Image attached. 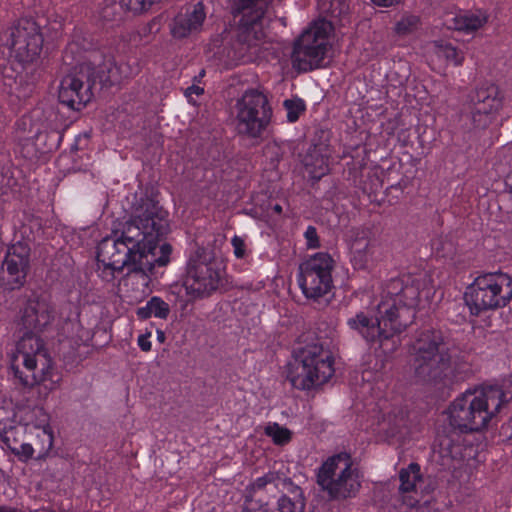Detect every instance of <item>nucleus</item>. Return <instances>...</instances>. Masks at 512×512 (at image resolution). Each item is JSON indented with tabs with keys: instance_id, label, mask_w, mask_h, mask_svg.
Listing matches in <instances>:
<instances>
[{
	"instance_id": "8fccbe9b",
	"label": "nucleus",
	"mask_w": 512,
	"mask_h": 512,
	"mask_svg": "<svg viewBox=\"0 0 512 512\" xmlns=\"http://www.w3.org/2000/svg\"><path fill=\"white\" fill-rule=\"evenodd\" d=\"M205 75V70H201V72L199 73V78L203 77Z\"/></svg>"
},
{
	"instance_id": "dca6fc26",
	"label": "nucleus",
	"mask_w": 512,
	"mask_h": 512,
	"mask_svg": "<svg viewBox=\"0 0 512 512\" xmlns=\"http://www.w3.org/2000/svg\"><path fill=\"white\" fill-rule=\"evenodd\" d=\"M466 106L473 128L485 130L502 109L503 96L497 85L486 83L469 93Z\"/></svg>"
},
{
	"instance_id": "79ce46f5",
	"label": "nucleus",
	"mask_w": 512,
	"mask_h": 512,
	"mask_svg": "<svg viewBox=\"0 0 512 512\" xmlns=\"http://www.w3.org/2000/svg\"><path fill=\"white\" fill-rule=\"evenodd\" d=\"M204 93V89L198 85H191L186 88L185 90V96L189 99V101L192 100V95H202Z\"/></svg>"
},
{
	"instance_id": "ddd939ff",
	"label": "nucleus",
	"mask_w": 512,
	"mask_h": 512,
	"mask_svg": "<svg viewBox=\"0 0 512 512\" xmlns=\"http://www.w3.org/2000/svg\"><path fill=\"white\" fill-rule=\"evenodd\" d=\"M334 260L328 253L319 252L300 264L297 281L307 299L317 301L333 287Z\"/></svg>"
},
{
	"instance_id": "1a4fd4ad",
	"label": "nucleus",
	"mask_w": 512,
	"mask_h": 512,
	"mask_svg": "<svg viewBox=\"0 0 512 512\" xmlns=\"http://www.w3.org/2000/svg\"><path fill=\"white\" fill-rule=\"evenodd\" d=\"M225 269L212 249L197 247L186 263L183 287L192 299L210 297L223 285Z\"/></svg>"
},
{
	"instance_id": "0eeeda50",
	"label": "nucleus",
	"mask_w": 512,
	"mask_h": 512,
	"mask_svg": "<svg viewBox=\"0 0 512 512\" xmlns=\"http://www.w3.org/2000/svg\"><path fill=\"white\" fill-rule=\"evenodd\" d=\"M232 12L239 19L236 39L232 43L233 58L254 62L262 58L265 38V5L263 0H233Z\"/></svg>"
},
{
	"instance_id": "aec40b11",
	"label": "nucleus",
	"mask_w": 512,
	"mask_h": 512,
	"mask_svg": "<svg viewBox=\"0 0 512 512\" xmlns=\"http://www.w3.org/2000/svg\"><path fill=\"white\" fill-rule=\"evenodd\" d=\"M207 11L203 2L182 8L170 23V33L175 39H184L202 32Z\"/></svg>"
},
{
	"instance_id": "9b49d317",
	"label": "nucleus",
	"mask_w": 512,
	"mask_h": 512,
	"mask_svg": "<svg viewBox=\"0 0 512 512\" xmlns=\"http://www.w3.org/2000/svg\"><path fill=\"white\" fill-rule=\"evenodd\" d=\"M332 25L325 20L315 21L294 41L292 67L300 73L320 68L329 49Z\"/></svg>"
},
{
	"instance_id": "bb28decb",
	"label": "nucleus",
	"mask_w": 512,
	"mask_h": 512,
	"mask_svg": "<svg viewBox=\"0 0 512 512\" xmlns=\"http://www.w3.org/2000/svg\"><path fill=\"white\" fill-rule=\"evenodd\" d=\"M399 480L400 492L408 493L414 491L416 483L421 480L420 466L417 463H410L407 468L401 469Z\"/></svg>"
},
{
	"instance_id": "2eb2a0df",
	"label": "nucleus",
	"mask_w": 512,
	"mask_h": 512,
	"mask_svg": "<svg viewBox=\"0 0 512 512\" xmlns=\"http://www.w3.org/2000/svg\"><path fill=\"white\" fill-rule=\"evenodd\" d=\"M92 67L83 63L75 66L61 80L58 89L59 102L68 108L80 111L93 97Z\"/></svg>"
},
{
	"instance_id": "a19ab883",
	"label": "nucleus",
	"mask_w": 512,
	"mask_h": 512,
	"mask_svg": "<svg viewBox=\"0 0 512 512\" xmlns=\"http://www.w3.org/2000/svg\"><path fill=\"white\" fill-rule=\"evenodd\" d=\"M151 333L142 334L138 337V346L144 352H148L151 350V341H150Z\"/></svg>"
},
{
	"instance_id": "6e6552de",
	"label": "nucleus",
	"mask_w": 512,
	"mask_h": 512,
	"mask_svg": "<svg viewBox=\"0 0 512 512\" xmlns=\"http://www.w3.org/2000/svg\"><path fill=\"white\" fill-rule=\"evenodd\" d=\"M316 482L331 501L355 498L362 487V475L350 454L342 452L329 457L317 469Z\"/></svg>"
},
{
	"instance_id": "ea45409f",
	"label": "nucleus",
	"mask_w": 512,
	"mask_h": 512,
	"mask_svg": "<svg viewBox=\"0 0 512 512\" xmlns=\"http://www.w3.org/2000/svg\"><path fill=\"white\" fill-rule=\"evenodd\" d=\"M305 239L307 241L308 248H318L320 246L319 237L317 234V230L314 226H308L305 233H304Z\"/></svg>"
},
{
	"instance_id": "9d476101",
	"label": "nucleus",
	"mask_w": 512,
	"mask_h": 512,
	"mask_svg": "<svg viewBox=\"0 0 512 512\" xmlns=\"http://www.w3.org/2000/svg\"><path fill=\"white\" fill-rule=\"evenodd\" d=\"M472 315L505 307L512 299V277L506 273H485L475 278L464 295Z\"/></svg>"
},
{
	"instance_id": "49530a36",
	"label": "nucleus",
	"mask_w": 512,
	"mask_h": 512,
	"mask_svg": "<svg viewBox=\"0 0 512 512\" xmlns=\"http://www.w3.org/2000/svg\"><path fill=\"white\" fill-rule=\"evenodd\" d=\"M273 211L277 214H281L282 213V206L280 204H275L273 207H272Z\"/></svg>"
},
{
	"instance_id": "c03bdc74",
	"label": "nucleus",
	"mask_w": 512,
	"mask_h": 512,
	"mask_svg": "<svg viewBox=\"0 0 512 512\" xmlns=\"http://www.w3.org/2000/svg\"><path fill=\"white\" fill-rule=\"evenodd\" d=\"M321 162H322V165L320 166V172L318 174H315L314 177L320 178L327 171V165L324 163V160L322 159Z\"/></svg>"
},
{
	"instance_id": "09e8293b",
	"label": "nucleus",
	"mask_w": 512,
	"mask_h": 512,
	"mask_svg": "<svg viewBox=\"0 0 512 512\" xmlns=\"http://www.w3.org/2000/svg\"><path fill=\"white\" fill-rule=\"evenodd\" d=\"M157 336H158L159 341H161V342H162V341H164V339H165V334H164V332H163V331L158 330V331H157Z\"/></svg>"
},
{
	"instance_id": "de8ad7c7",
	"label": "nucleus",
	"mask_w": 512,
	"mask_h": 512,
	"mask_svg": "<svg viewBox=\"0 0 512 512\" xmlns=\"http://www.w3.org/2000/svg\"><path fill=\"white\" fill-rule=\"evenodd\" d=\"M399 427L400 425H396L395 427H392L390 430H389V434L394 436L395 434H397L399 432Z\"/></svg>"
},
{
	"instance_id": "f8f14e48",
	"label": "nucleus",
	"mask_w": 512,
	"mask_h": 512,
	"mask_svg": "<svg viewBox=\"0 0 512 512\" xmlns=\"http://www.w3.org/2000/svg\"><path fill=\"white\" fill-rule=\"evenodd\" d=\"M235 108L237 133L249 139H260L272 118L266 96L257 90H248L237 100Z\"/></svg>"
},
{
	"instance_id": "4be33fe9",
	"label": "nucleus",
	"mask_w": 512,
	"mask_h": 512,
	"mask_svg": "<svg viewBox=\"0 0 512 512\" xmlns=\"http://www.w3.org/2000/svg\"><path fill=\"white\" fill-rule=\"evenodd\" d=\"M288 491L282 494L276 502L277 512H304L306 498L301 487L288 479Z\"/></svg>"
},
{
	"instance_id": "58836bf2",
	"label": "nucleus",
	"mask_w": 512,
	"mask_h": 512,
	"mask_svg": "<svg viewBox=\"0 0 512 512\" xmlns=\"http://www.w3.org/2000/svg\"><path fill=\"white\" fill-rule=\"evenodd\" d=\"M242 512H274L268 503L249 500L247 506H243Z\"/></svg>"
},
{
	"instance_id": "f257e3e1",
	"label": "nucleus",
	"mask_w": 512,
	"mask_h": 512,
	"mask_svg": "<svg viewBox=\"0 0 512 512\" xmlns=\"http://www.w3.org/2000/svg\"><path fill=\"white\" fill-rule=\"evenodd\" d=\"M168 232V212L154 198L141 197L121 234L100 241L97 263L127 268L128 274H142L149 279L155 274L156 267H164L170 262L171 245L158 246Z\"/></svg>"
},
{
	"instance_id": "7c9ffc66",
	"label": "nucleus",
	"mask_w": 512,
	"mask_h": 512,
	"mask_svg": "<svg viewBox=\"0 0 512 512\" xmlns=\"http://www.w3.org/2000/svg\"><path fill=\"white\" fill-rule=\"evenodd\" d=\"M321 9L332 17H339L346 14L349 4L346 0H318Z\"/></svg>"
},
{
	"instance_id": "473e14b6",
	"label": "nucleus",
	"mask_w": 512,
	"mask_h": 512,
	"mask_svg": "<svg viewBox=\"0 0 512 512\" xmlns=\"http://www.w3.org/2000/svg\"><path fill=\"white\" fill-rule=\"evenodd\" d=\"M37 438H38V442L40 444L39 454L37 456V459L38 460L45 459L46 457H48V455L53 447V442H54L53 433L49 427L44 428L42 430V432L40 434H38Z\"/></svg>"
},
{
	"instance_id": "5701e85b",
	"label": "nucleus",
	"mask_w": 512,
	"mask_h": 512,
	"mask_svg": "<svg viewBox=\"0 0 512 512\" xmlns=\"http://www.w3.org/2000/svg\"><path fill=\"white\" fill-rule=\"evenodd\" d=\"M25 434L26 426L17 423L15 419L0 420V440L10 451L24 440Z\"/></svg>"
},
{
	"instance_id": "4468645a",
	"label": "nucleus",
	"mask_w": 512,
	"mask_h": 512,
	"mask_svg": "<svg viewBox=\"0 0 512 512\" xmlns=\"http://www.w3.org/2000/svg\"><path fill=\"white\" fill-rule=\"evenodd\" d=\"M383 320L384 318L378 310L374 317L365 311H359L347 319V326L361 336L367 344H378L385 354H391L400 344L395 336L403 331L394 329L393 325H389Z\"/></svg>"
},
{
	"instance_id": "a878e982",
	"label": "nucleus",
	"mask_w": 512,
	"mask_h": 512,
	"mask_svg": "<svg viewBox=\"0 0 512 512\" xmlns=\"http://www.w3.org/2000/svg\"><path fill=\"white\" fill-rule=\"evenodd\" d=\"M278 480H280V476L276 472H268L265 475L258 477L254 482L246 487L243 506H247L249 500L262 502L261 499H256L257 492L264 490L268 485H274L277 487L276 482Z\"/></svg>"
},
{
	"instance_id": "4c0bfd02",
	"label": "nucleus",
	"mask_w": 512,
	"mask_h": 512,
	"mask_svg": "<svg viewBox=\"0 0 512 512\" xmlns=\"http://www.w3.org/2000/svg\"><path fill=\"white\" fill-rule=\"evenodd\" d=\"M231 245L233 247L234 256L237 259H244L245 257H247V245L242 237L235 235L231 239Z\"/></svg>"
},
{
	"instance_id": "423d86ee",
	"label": "nucleus",
	"mask_w": 512,
	"mask_h": 512,
	"mask_svg": "<svg viewBox=\"0 0 512 512\" xmlns=\"http://www.w3.org/2000/svg\"><path fill=\"white\" fill-rule=\"evenodd\" d=\"M422 286V281L411 274H403L387 281L378 304L383 321L393 325L398 331H405L415 319Z\"/></svg>"
},
{
	"instance_id": "20e7f679",
	"label": "nucleus",
	"mask_w": 512,
	"mask_h": 512,
	"mask_svg": "<svg viewBox=\"0 0 512 512\" xmlns=\"http://www.w3.org/2000/svg\"><path fill=\"white\" fill-rule=\"evenodd\" d=\"M287 366V380L301 391L315 389L334 375V358L325 342L315 333L299 336Z\"/></svg>"
},
{
	"instance_id": "c756f323",
	"label": "nucleus",
	"mask_w": 512,
	"mask_h": 512,
	"mask_svg": "<svg viewBox=\"0 0 512 512\" xmlns=\"http://www.w3.org/2000/svg\"><path fill=\"white\" fill-rule=\"evenodd\" d=\"M265 435L272 438L274 444L285 445L291 441L292 433L289 429L281 427L278 423H272L265 427Z\"/></svg>"
},
{
	"instance_id": "7ed1b4c3",
	"label": "nucleus",
	"mask_w": 512,
	"mask_h": 512,
	"mask_svg": "<svg viewBox=\"0 0 512 512\" xmlns=\"http://www.w3.org/2000/svg\"><path fill=\"white\" fill-rule=\"evenodd\" d=\"M410 362L418 382L433 385H448L463 377L456 374L454 367L456 347L447 333L440 329H426L419 332L412 342Z\"/></svg>"
},
{
	"instance_id": "a211bd4d",
	"label": "nucleus",
	"mask_w": 512,
	"mask_h": 512,
	"mask_svg": "<svg viewBox=\"0 0 512 512\" xmlns=\"http://www.w3.org/2000/svg\"><path fill=\"white\" fill-rule=\"evenodd\" d=\"M31 248L18 241L7 248L3 263L1 283L4 290L14 291L22 288L30 270Z\"/></svg>"
},
{
	"instance_id": "c85d7f7f",
	"label": "nucleus",
	"mask_w": 512,
	"mask_h": 512,
	"mask_svg": "<svg viewBox=\"0 0 512 512\" xmlns=\"http://www.w3.org/2000/svg\"><path fill=\"white\" fill-rule=\"evenodd\" d=\"M421 26V18L418 15L405 13L395 24L394 31L399 36H407L416 32Z\"/></svg>"
},
{
	"instance_id": "39448f33",
	"label": "nucleus",
	"mask_w": 512,
	"mask_h": 512,
	"mask_svg": "<svg viewBox=\"0 0 512 512\" xmlns=\"http://www.w3.org/2000/svg\"><path fill=\"white\" fill-rule=\"evenodd\" d=\"M499 386H488L480 392L467 391L449 406V423L460 432L480 431L508 402Z\"/></svg>"
},
{
	"instance_id": "f03ea898",
	"label": "nucleus",
	"mask_w": 512,
	"mask_h": 512,
	"mask_svg": "<svg viewBox=\"0 0 512 512\" xmlns=\"http://www.w3.org/2000/svg\"><path fill=\"white\" fill-rule=\"evenodd\" d=\"M20 313V325L25 333L10 355L9 370L15 383L24 388L44 384L45 388L54 390L61 381V374L55 370L40 337L54 320V307L47 297L32 291Z\"/></svg>"
},
{
	"instance_id": "37998d69",
	"label": "nucleus",
	"mask_w": 512,
	"mask_h": 512,
	"mask_svg": "<svg viewBox=\"0 0 512 512\" xmlns=\"http://www.w3.org/2000/svg\"><path fill=\"white\" fill-rule=\"evenodd\" d=\"M375 5L380 7H390L396 3H398L399 0H371Z\"/></svg>"
},
{
	"instance_id": "e433bc0d",
	"label": "nucleus",
	"mask_w": 512,
	"mask_h": 512,
	"mask_svg": "<svg viewBox=\"0 0 512 512\" xmlns=\"http://www.w3.org/2000/svg\"><path fill=\"white\" fill-rule=\"evenodd\" d=\"M11 452L17 456L20 461L27 462L33 458L34 448L31 444L25 443L23 440L15 448H12Z\"/></svg>"
},
{
	"instance_id": "393cba45",
	"label": "nucleus",
	"mask_w": 512,
	"mask_h": 512,
	"mask_svg": "<svg viewBox=\"0 0 512 512\" xmlns=\"http://www.w3.org/2000/svg\"><path fill=\"white\" fill-rule=\"evenodd\" d=\"M487 22L486 14L482 12H464L454 18L455 29L471 33L481 28Z\"/></svg>"
},
{
	"instance_id": "cd10ccee",
	"label": "nucleus",
	"mask_w": 512,
	"mask_h": 512,
	"mask_svg": "<svg viewBox=\"0 0 512 512\" xmlns=\"http://www.w3.org/2000/svg\"><path fill=\"white\" fill-rule=\"evenodd\" d=\"M435 53L439 58H443L455 66L462 65L464 61V53L454 47L451 43L440 42L436 44Z\"/></svg>"
},
{
	"instance_id": "412c9836",
	"label": "nucleus",
	"mask_w": 512,
	"mask_h": 512,
	"mask_svg": "<svg viewBox=\"0 0 512 512\" xmlns=\"http://www.w3.org/2000/svg\"><path fill=\"white\" fill-rule=\"evenodd\" d=\"M92 68V78L98 79L103 86L120 84L132 75V69L127 63H116L113 59H105L95 71Z\"/></svg>"
},
{
	"instance_id": "72a5a7b5",
	"label": "nucleus",
	"mask_w": 512,
	"mask_h": 512,
	"mask_svg": "<svg viewBox=\"0 0 512 512\" xmlns=\"http://www.w3.org/2000/svg\"><path fill=\"white\" fill-rule=\"evenodd\" d=\"M284 107L287 111V120L290 123L296 122L300 115L305 111V104L301 99L285 100Z\"/></svg>"
},
{
	"instance_id": "f704fd0d",
	"label": "nucleus",
	"mask_w": 512,
	"mask_h": 512,
	"mask_svg": "<svg viewBox=\"0 0 512 512\" xmlns=\"http://www.w3.org/2000/svg\"><path fill=\"white\" fill-rule=\"evenodd\" d=\"M38 142L43 141L46 151L56 150L62 140V134L59 131L41 132L36 137Z\"/></svg>"
},
{
	"instance_id": "b1692460",
	"label": "nucleus",
	"mask_w": 512,
	"mask_h": 512,
	"mask_svg": "<svg viewBox=\"0 0 512 512\" xmlns=\"http://www.w3.org/2000/svg\"><path fill=\"white\" fill-rule=\"evenodd\" d=\"M170 314V306L161 297H151L145 306L139 307L136 315L141 320H147L154 316L159 319H167Z\"/></svg>"
},
{
	"instance_id": "2f4dec72",
	"label": "nucleus",
	"mask_w": 512,
	"mask_h": 512,
	"mask_svg": "<svg viewBox=\"0 0 512 512\" xmlns=\"http://www.w3.org/2000/svg\"><path fill=\"white\" fill-rule=\"evenodd\" d=\"M440 446L444 456L450 457L453 460H462L464 458L463 446L459 442L446 437L441 440Z\"/></svg>"
},
{
	"instance_id": "a18cd8bd",
	"label": "nucleus",
	"mask_w": 512,
	"mask_h": 512,
	"mask_svg": "<svg viewBox=\"0 0 512 512\" xmlns=\"http://www.w3.org/2000/svg\"><path fill=\"white\" fill-rule=\"evenodd\" d=\"M0 512H20V511L16 508L0 505Z\"/></svg>"
},
{
	"instance_id": "f3484780",
	"label": "nucleus",
	"mask_w": 512,
	"mask_h": 512,
	"mask_svg": "<svg viewBox=\"0 0 512 512\" xmlns=\"http://www.w3.org/2000/svg\"><path fill=\"white\" fill-rule=\"evenodd\" d=\"M350 262L355 270L367 271L382 258L379 240L372 229L353 227L348 232Z\"/></svg>"
},
{
	"instance_id": "6ab92c4d",
	"label": "nucleus",
	"mask_w": 512,
	"mask_h": 512,
	"mask_svg": "<svg viewBox=\"0 0 512 512\" xmlns=\"http://www.w3.org/2000/svg\"><path fill=\"white\" fill-rule=\"evenodd\" d=\"M43 36L40 26L31 18H21L12 28L11 49L23 63L32 62L41 52Z\"/></svg>"
},
{
	"instance_id": "c9c22d12",
	"label": "nucleus",
	"mask_w": 512,
	"mask_h": 512,
	"mask_svg": "<svg viewBox=\"0 0 512 512\" xmlns=\"http://www.w3.org/2000/svg\"><path fill=\"white\" fill-rule=\"evenodd\" d=\"M124 270L123 267H117V265H102V263H98V276L107 283H111L115 280L116 273H122Z\"/></svg>"
}]
</instances>
